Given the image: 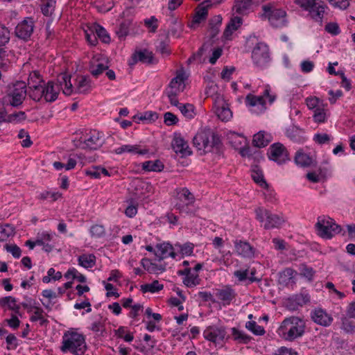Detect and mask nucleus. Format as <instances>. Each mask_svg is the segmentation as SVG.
<instances>
[{
  "label": "nucleus",
  "mask_w": 355,
  "mask_h": 355,
  "mask_svg": "<svg viewBox=\"0 0 355 355\" xmlns=\"http://www.w3.org/2000/svg\"><path fill=\"white\" fill-rule=\"evenodd\" d=\"M300 270L301 275L306 277L309 279H311L314 275V271H313V268L308 267L305 264L300 265Z\"/></svg>",
  "instance_id": "680f3d73"
},
{
  "label": "nucleus",
  "mask_w": 355,
  "mask_h": 355,
  "mask_svg": "<svg viewBox=\"0 0 355 355\" xmlns=\"http://www.w3.org/2000/svg\"><path fill=\"white\" fill-rule=\"evenodd\" d=\"M26 118L24 112L20 111L7 116V123H12L15 121H24Z\"/></svg>",
  "instance_id": "864d4df0"
},
{
  "label": "nucleus",
  "mask_w": 355,
  "mask_h": 355,
  "mask_svg": "<svg viewBox=\"0 0 355 355\" xmlns=\"http://www.w3.org/2000/svg\"><path fill=\"white\" fill-rule=\"evenodd\" d=\"M92 236L101 237L105 234V228L103 225H94L90 229Z\"/></svg>",
  "instance_id": "052dcab7"
},
{
  "label": "nucleus",
  "mask_w": 355,
  "mask_h": 355,
  "mask_svg": "<svg viewBox=\"0 0 355 355\" xmlns=\"http://www.w3.org/2000/svg\"><path fill=\"white\" fill-rule=\"evenodd\" d=\"M56 0H42L41 9L45 16L51 15L55 7Z\"/></svg>",
  "instance_id": "58836bf2"
},
{
  "label": "nucleus",
  "mask_w": 355,
  "mask_h": 355,
  "mask_svg": "<svg viewBox=\"0 0 355 355\" xmlns=\"http://www.w3.org/2000/svg\"><path fill=\"white\" fill-rule=\"evenodd\" d=\"M10 40V31L0 23V45H5Z\"/></svg>",
  "instance_id": "de8ad7c7"
},
{
  "label": "nucleus",
  "mask_w": 355,
  "mask_h": 355,
  "mask_svg": "<svg viewBox=\"0 0 355 355\" xmlns=\"http://www.w3.org/2000/svg\"><path fill=\"white\" fill-rule=\"evenodd\" d=\"M249 269L238 270L234 271V275L240 281L243 282L248 279Z\"/></svg>",
  "instance_id": "774afa93"
},
{
  "label": "nucleus",
  "mask_w": 355,
  "mask_h": 355,
  "mask_svg": "<svg viewBox=\"0 0 355 355\" xmlns=\"http://www.w3.org/2000/svg\"><path fill=\"white\" fill-rule=\"evenodd\" d=\"M220 1L218 0H208L202 3L196 11V15L193 17V22L195 24H199L201 20H203L206 18L207 15V8L212 3H218Z\"/></svg>",
  "instance_id": "6ab92c4d"
},
{
  "label": "nucleus",
  "mask_w": 355,
  "mask_h": 355,
  "mask_svg": "<svg viewBox=\"0 0 355 355\" xmlns=\"http://www.w3.org/2000/svg\"><path fill=\"white\" fill-rule=\"evenodd\" d=\"M166 270V265H158L155 263H149V267L147 268V272L150 274H159Z\"/></svg>",
  "instance_id": "3c124183"
},
{
  "label": "nucleus",
  "mask_w": 355,
  "mask_h": 355,
  "mask_svg": "<svg viewBox=\"0 0 355 355\" xmlns=\"http://www.w3.org/2000/svg\"><path fill=\"white\" fill-rule=\"evenodd\" d=\"M296 271L291 268H286L279 273L278 283L282 286H288L293 280Z\"/></svg>",
  "instance_id": "393cba45"
},
{
  "label": "nucleus",
  "mask_w": 355,
  "mask_h": 355,
  "mask_svg": "<svg viewBox=\"0 0 355 355\" xmlns=\"http://www.w3.org/2000/svg\"><path fill=\"white\" fill-rule=\"evenodd\" d=\"M185 79L186 78L184 73H178L171 80L166 91L175 92V94H179L183 90V89H181L180 87L182 84L184 83Z\"/></svg>",
  "instance_id": "a878e982"
},
{
  "label": "nucleus",
  "mask_w": 355,
  "mask_h": 355,
  "mask_svg": "<svg viewBox=\"0 0 355 355\" xmlns=\"http://www.w3.org/2000/svg\"><path fill=\"white\" fill-rule=\"evenodd\" d=\"M267 154L270 160L277 162L278 164H282L289 160L288 153L281 143H275L271 145Z\"/></svg>",
  "instance_id": "6e6552de"
},
{
  "label": "nucleus",
  "mask_w": 355,
  "mask_h": 355,
  "mask_svg": "<svg viewBox=\"0 0 355 355\" xmlns=\"http://www.w3.org/2000/svg\"><path fill=\"white\" fill-rule=\"evenodd\" d=\"M114 152L116 154H122L123 153H137L139 155L146 154L148 150L147 149L139 150V146L137 145H123L116 149Z\"/></svg>",
  "instance_id": "c756f323"
},
{
  "label": "nucleus",
  "mask_w": 355,
  "mask_h": 355,
  "mask_svg": "<svg viewBox=\"0 0 355 355\" xmlns=\"http://www.w3.org/2000/svg\"><path fill=\"white\" fill-rule=\"evenodd\" d=\"M44 92L43 84L33 85L27 91L29 97L35 101H39L42 97L44 98Z\"/></svg>",
  "instance_id": "bb28decb"
},
{
  "label": "nucleus",
  "mask_w": 355,
  "mask_h": 355,
  "mask_svg": "<svg viewBox=\"0 0 355 355\" xmlns=\"http://www.w3.org/2000/svg\"><path fill=\"white\" fill-rule=\"evenodd\" d=\"M93 30L96 36L104 43L108 44L110 42V37L106 30L98 24H94Z\"/></svg>",
  "instance_id": "e433bc0d"
},
{
  "label": "nucleus",
  "mask_w": 355,
  "mask_h": 355,
  "mask_svg": "<svg viewBox=\"0 0 355 355\" xmlns=\"http://www.w3.org/2000/svg\"><path fill=\"white\" fill-rule=\"evenodd\" d=\"M132 59L134 60V62L140 61L144 63L150 64L153 62V54L152 52L147 50L140 51L136 52L132 55Z\"/></svg>",
  "instance_id": "c85d7f7f"
},
{
  "label": "nucleus",
  "mask_w": 355,
  "mask_h": 355,
  "mask_svg": "<svg viewBox=\"0 0 355 355\" xmlns=\"http://www.w3.org/2000/svg\"><path fill=\"white\" fill-rule=\"evenodd\" d=\"M104 144L103 135L101 132L94 131L91 136L85 140L83 148H88L89 150H96L101 147Z\"/></svg>",
  "instance_id": "4468645a"
},
{
  "label": "nucleus",
  "mask_w": 355,
  "mask_h": 355,
  "mask_svg": "<svg viewBox=\"0 0 355 355\" xmlns=\"http://www.w3.org/2000/svg\"><path fill=\"white\" fill-rule=\"evenodd\" d=\"M350 1L351 0H329L332 6L343 10L349 7Z\"/></svg>",
  "instance_id": "69168bd1"
},
{
  "label": "nucleus",
  "mask_w": 355,
  "mask_h": 355,
  "mask_svg": "<svg viewBox=\"0 0 355 355\" xmlns=\"http://www.w3.org/2000/svg\"><path fill=\"white\" fill-rule=\"evenodd\" d=\"M256 218L263 223L266 219L264 228L266 230L279 228L285 222L282 215L272 214L268 209L258 207L255 209Z\"/></svg>",
  "instance_id": "423d86ee"
},
{
  "label": "nucleus",
  "mask_w": 355,
  "mask_h": 355,
  "mask_svg": "<svg viewBox=\"0 0 355 355\" xmlns=\"http://www.w3.org/2000/svg\"><path fill=\"white\" fill-rule=\"evenodd\" d=\"M194 106L190 103L180 105L179 110L184 116L187 119H193L195 116Z\"/></svg>",
  "instance_id": "a19ab883"
},
{
  "label": "nucleus",
  "mask_w": 355,
  "mask_h": 355,
  "mask_svg": "<svg viewBox=\"0 0 355 355\" xmlns=\"http://www.w3.org/2000/svg\"><path fill=\"white\" fill-rule=\"evenodd\" d=\"M245 327L255 335L261 336L265 334L264 328L258 325L254 321H249L246 322Z\"/></svg>",
  "instance_id": "37998d69"
},
{
  "label": "nucleus",
  "mask_w": 355,
  "mask_h": 355,
  "mask_svg": "<svg viewBox=\"0 0 355 355\" xmlns=\"http://www.w3.org/2000/svg\"><path fill=\"white\" fill-rule=\"evenodd\" d=\"M34 21L31 18H27L20 22L15 28V35L17 37L27 40L33 32Z\"/></svg>",
  "instance_id": "f8f14e48"
},
{
  "label": "nucleus",
  "mask_w": 355,
  "mask_h": 355,
  "mask_svg": "<svg viewBox=\"0 0 355 355\" xmlns=\"http://www.w3.org/2000/svg\"><path fill=\"white\" fill-rule=\"evenodd\" d=\"M218 300L223 301L225 304H229L235 297V292L230 287H225L222 289H217L216 293Z\"/></svg>",
  "instance_id": "5701e85b"
},
{
  "label": "nucleus",
  "mask_w": 355,
  "mask_h": 355,
  "mask_svg": "<svg viewBox=\"0 0 355 355\" xmlns=\"http://www.w3.org/2000/svg\"><path fill=\"white\" fill-rule=\"evenodd\" d=\"M309 302V297L306 294L300 293L287 299L285 306L291 311H295Z\"/></svg>",
  "instance_id": "ddd939ff"
},
{
  "label": "nucleus",
  "mask_w": 355,
  "mask_h": 355,
  "mask_svg": "<svg viewBox=\"0 0 355 355\" xmlns=\"http://www.w3.org/2000/svg\"><path fill=\"white\" fill-rule=\"evenodd\" d=\"M15 227L10 224L0 225V242L7 239L15 234Z\"/></svg>",
  "instance_id": "473e14b6"
},
{
  "label": "nucleus",
  "mask_w": 355,
  "mask_h": 355,
  "mask_svg": "<svg viewBox=\"0 0 355 355\" xmlns=\"http://www.w3.org/2000/svg\"><path fill=\"white\" fill-rule=\"evenodd\" d=\"M163 284L159 283L157 280L153 281L151 284H146L141 286V291L143 293H155L162 290Z\"/></svg>",
  "instance_id": "4c0bfd02"
},
{
  "label": "nucleus",
  "mask_w": 355,
  "mask_h": 355,
  "mask_svg": "<svg viewBox=\"0 0 355 355\" xmlns=\"http://www.w3.org/2000/svg\"><path fill=\"white\" fill-rule=\"evenodd\" d=\"M164 123L167 125H173L178 123V118L171 112H166L164 115Z\"/></svg>",
  "instance_id": "bf43d9fd"
},
{
  "label": "nucleus",
  "mask_w": 355,
  "mask_h": 355,
  "mask_svg": "<svg viewBox=\"0 0 355 355\" xmlns=\"http://www.w3.org/2000/svg\"><path fill=\"white\" fill-rule=\"evenodd\" d=\"M4 248L6 250V251L11 253L15 258L20 257L21 250L19 248V247H18L17 245L7 243L5 245Z\"/></svg>",
  "instance_id": "603ef678"
},
{
  "label": "nucleus",
  "mask_w": 355,
  "mask_h": 355,
  "mask_svg": "<svg viewBox=\"0 0 355 355\" xmlns=\"http://www.w3.org/2000/svg\"><path fill=\"white\" fill-rule=\"evenodd\" d=\"M157 252H155V256L159 259V261L163 260L164 258L171 257L175 258L176 253L173 251V247L170 243H160L156 245Z\"/></svg>",
  "instance_id": "dca6fc26"
},
{
  "label": "nucleus",
  "mask_w": 355,
  "mask_h": 355,
  "mask_svg": "<svg viewBox=\"0 0 355 355\" xmlns=\"http://www.w3.org/2000/svg\"><path fill=\"white\" fill-rule=\"evenodd\" d=\"M205 139H207V132L198 133L193 139V144L198 150H201V144Z\"/></svg>",
  "instance_id": "5fc2aeb1"
},
{
  "label": "nucleus",
  "mask_w": 355,
  "mask_h": 355,
  "mask_svg": "<svg viewBox=\"0 0 355 355\" xmlns=\"http://www.w3.org/2000/svg\"><path fill=\"white\" fill-rule=\"evenodd\" d=\"M109 66L107 64L98 63L96 65L92 64L89 67V71L94 77H98L103 71L107 70Z\"/></svg>",
  "instance_id": "79ce46f5"
},
{
  "label": "nucleus",
  "mask_w": 355,
  "mask_h": 355,
  "mask_svg": "<svg viewBox=\"0 0 355 355\" xmlns=\"http://www.w3.org/2000/svg\"><path fill=\"white\" fill-rule=\"evenodd\" d=\"M252 178L254 181L259 184L261 187H267L268 184L264 180L262 171L257 165L252 166Z\"/></svg>",
  "instance_id": "7c9ffc66"
},
{
  "label": "nucleus",
  "mask_w": 355,
  "mask_h": 355,
  "mask_svg": "<svg viewBox=\"0 0 355 355\" xmlns=\"http://www.w3.org/2000/svg\"><path fill=\"white\" fill-rule=\"evenodd\" d=\"M203 335L207 340L221 345L226 336V332L222 327H209L204 331Z\"/></svg>",
  "instance_id": "9b49d317"
},
{
  "label": "nucleus",
  "mask_w": 355,
  "mask_h": 355,
  "mask_svg": "<svg viewBox=\"0 0 355 355\" xmlns=\"http://www.w3.org/2000/svg\"><path fill=\"white\" fill-rule=\"evenodd\" d=\"M253 4L252 0H241L237 1L233 7V10L239 14H243Z\"/></svg>",
  "instance_id": "ea45409f"
},
{
  "label": "nucleus",
  "mask_w": 355,
  "mask_h": 355,
  "mask_svg": "<svg viewBox=\"0 0 355 355\" xmlns=\"http://www.w3.org/2000/svg\"><path fill=\"white\" fill-rule=\"evenodd\" d=\"M295 2L308 10L313 19L322 24L326 6L321 0H296Z\"/></svg>",
  "instance_id": "39448f33"
},
{
  "label": "nucleus",
  "mask_w": 355,
  "mask_h": 355,
  "mask_svg": "<svg viewBox=\"0 0 355 355\" xmlns=\"http://www.w3.org/2000/svg\"><path fill=\"white\" fill-rule=\"evenodd\" d=\"M342 327L345 331L348 333H352L355 331L354 320H350L347 317H344L342 319Z\"/></svg>",
  "instance_id": "49530a36"
},
{
  "label": "nucleus",
  "mask_w": 355,
  "mask_h": 355,
  "mask_svg": "<svg viewBox=\"0 0 355 355\" xmlns=\"http://www.w3.org/2000/svg\"><path fill=\"white\" fill-rule=\"evenodd\" d=\"M144 24L148 28H150V32L155 33L158 27L157 25V19L155 16H152L148 19H145Z\"/></svg>",
  "instance_id": "6e6d98bb"
},
{
  "label": "nucleus",
  "mask_w": 355,
  "mask_h": 355,
  "mask_svg": "<svg viewBox=\"0 0 355 355\" xmlns=\"http://www.w3.org/2000/svg\"><path fill=\"white\" fill-rule=\"evenodd\" d=\"M318 234L323 239H331L341 231L340 225L335 220L328 216H320L315 224Z\"/></svg>",
  "instance_id": "20e7f679"
},
{
  "label": "nucleus",
  "mask_w": 355,
  "mask_h": 355,
  "mask_svg": "<svg viewBox=\"0 0 355 355\" xmlns=\"http://www.w3.org/2000/svg\"><path fill=\"white\" fill-rule=\"evenodd\" d=\"M44 99L46 102H53L58 98L60 86L49 81L46 85L43 83Z\"/></svg>",
  "instance_id": "2eb2a0df"
},
{
  "label": "nucleus",
  "mask_w": 355,
  "mask_h": 355,
  "mask_svg": "<svg viewBox=\"0 0 355 355\" xmlns=\"http://www.w3.org/2000/svg\"><path fill=\"white\" fill-rule=\"evenodd\" d=\"M295 162L297 165L306 167L311 165L312 163V158L309 155L299 150L295 155Z\"/></svg>",
  "instance_id": "72a5a7b5"
},
{
  "label": "nucleus",
  "mask_w": 355,
  "mask_h": 355,
  "mask_svg": "<svg viewBox=\"0 0 355 355\" xmlns=\"http://www.w3.org/2000/svg\"><path fill=\"white\" fill-rule=\"evenodd\" d=\"M241 21L242 19L239 17L232 18L224 31L223 37L225 40H230L232 33L239 28L241 24Z\"/></svg>",
  "instance_id": "b1692460"
},
{
  "label": "nucleus",
  "mask_w": 355,
  "mask_h": 355,
  "mask_svg": "<svg viewBox=\"0 0 355 355\" xmlns=\"http://www.w3.org/2000/svg\"><path fill=\"white\" fill-rule=\"evenodd\" d=\"M60 349L62 352L69 351L75 355H83L86 349L84 336L76 332L64 334Z\"/></svg>",
  "instance_id": "f03ea898"
},
{
  "label": "nucleus",
  "mask_w": 355,
  "mask_h": 355,
  "mask_svg": "<svg viewBox=\"0 0 355 355\" xmlns=\"http://www.w3.org/2000/svg\"><path fill=\"white\" fill-rule=\"evenodd\" d=\"M156 50L162 55H168L170 54L168 44L164 41H160L159 42L158 45L156 46Z\"/></svg>",
  "instance_id": "e2e57ef3"
},
{
  "label": "nucleus",
  "mask_w": 355,
  "mask_h": 355,
  "mask_svg": "<svg viewBox=\"0 0 355 355\" xmlns=\"http://www.w3.org/2000/svg\"><path fill=\"white\" fill-rule=\"evenodd\" d=\"M325 31L333 35H337L340 33V28L337 23L331 22L328 23L324 28Z\"/></svg>",
  "instance_id": "0e129e2a"
},
{
  "label": "nucleus",
  "mask_w": 355,
  "mask_h": 355,
  "mask_svg": "<svg viewBox=\"0 0 355 355\" xmlns=\"http://www.w3.org/2000/svg\"><path fill=\"white\" fill-rule=\"evenodd\" d=\"M312 320L317 324L327 327L329 326L333 318L322 309H315L311 314Z\"/></svg>",
  "instance_id": "f3484780"
},
{
  "label": "nucleus",
  "mask_w": 355,
  "mask_h": 355,
  "mask_svg": "<svg viewBox=\"0 0 355 355\" xmlns=\"http://www.w3.org/2000/svg\"><path fill=\"white\" fill-rule=\"evenodd\" d=\"M266 98L270 104L272 103L276 98V96L275 94H270V87L269 85L266 87L263 95L257 96L250 94L247 95L245 101L247 104L250 106L253 107L257 105H261L263 107L266 103Z\"/></svg>",
  "instance_id": "9d476101"
},
{
  "label": "nucleus",
  "mask_w": 355,
  "mask_h": 355,
  "mask_svg": "<svg viewBox=\"0 0 355 355\" xmlns=\"http://www.w3.org/2000/svg\"><path fill=\"white\" fill-rule=\"evenodd\" d=\"M0 306H8L9 309L15 311L16 313H18L20 309L19 306L16 304L15 298L11 296L0 298Z\"/></svg>",
  "instance_id": "c9c22d12"
},
{
  "label": "nucleus",
  "mask_w": 355,
  "mask_h": 355,
  "mask_svg": "<svg viewBox=\"0 0 355 355\" xmlns=\"http://www.w3.org/2000/svg\"><path fill=\"white\" fill-rule=\"evenodd\" d=\"M305 331V322L298 317L285 318L279 327V335L286 340L293 341L303 336Z\"/></svg>",
  "instance_id": "f257e3e1"
},
{
  "label": "nucleus",
  "mask_w": 355,
  "mask_h": 355,
  "mask_svg": "<svg viewBox=\"0 0 355 355\" xmlns=\"http://www.w3.org/2000/svg\"><path fill=\"white\" fill-rule=\"evenodd\" d=\"M269 137L270 136L266 135L264 132L260 131L254 135L252 144L257 148L265 147L270 142Z\"/></svg>",
  "instance_id": "cd10ccee"
},
{
  "label": "nucleus",
  "mask_w": 355,
  "mask_h": 355,
  "mask_svg": "<svg viewBox=\"0 0 355 355\" xmlns=\"http://www.w3.org/2000/svg\"><path fill=\"white\" fill-rule=\"evenodd\" d=\"M142 168L147 171H161L164 168V164L159 159L147 161L142 164Z\"/></svg>",
  "instance_id": "f704fd0d"
},
{
  "label": "nucleus",
  "mask_w": 355,
  "mask_h": 355,
  "mask_svg": "<svg viewBox=\"0 0 355 355\" xmlns=\"http://www.w3.org/2000/svg\"><path fill=\"white\" fill-rule=\"evenodd\" d=\"M313 118L315 122H324L326 120V113L324 110L318 107L314 111Z\"/></svg>",
  "instance_id": "4d7b16f0"
},
{
  "label": "nucleus",
  "mask_w": 355,
  "mask_h": 355,
  "mask_svg": "<svg viewBox=\"0 0 355 355\" xmlns=\"http://www.w3.org/2000/svg\"><path fill=\"white\" fill-rule=\"evenodd\" d=\"M252 58L257 66H264L270 60L268 46L264 43H258L253 49Z\"/></svg>",
  "instance_id": "1a4fd4ad"
},
{
  "label": "nucleus",
  "mask_w": 355,
  "mask_h": 355,
  "mask_svg": "<svg viewBox=\"0 0 355 355\" xmlns=\"http://www.w3.org/2000/svg\"><path fill=\"white\" fill-rule=\"evenodd\" d=\"M183 282L187 287H193L200 284V279L198 275L190 273L184 278Z\"/></svg>",
  "instance_id": "a18cd8bd"
},
{
  "label": "nucleus",
  "mask_w": 355,
  "mask_h": 355,
  "mask_svg": "<svg viewBox=\"0 0 355 355\" xmlns=\"http://www.w3.org/2000/svg\"><path fill=\"white\" fill-rule=\"evenodd\" d=\"M43 312L44 311L41 308L35 307V313L38 314V316H31V320L33 322L40 320V324L41 325H44L48 323V320L45 319L42 315Z\"/></svg>",
  "instance_id": "13d9d810"
},
{
  "label": "nucleus",
  "mask_w": 355,
  "mask_h": 355,
  "mask_svg": "<svg viewBox=\"0 0 355 355\" xmlns=\"http://www.w3.org/2000/svg\"><path fill=\"white\" fill-rule=\"evenodd\" d=\"M78 263L85 268H92L96 263V257L94 254H82L78 257Z\"/></svg>",
  "instance_id": "2f4dec72"
},
{
  "label": "nucleus",
  "mask_w": 355,
  "mask_h": 355,
  "mask_svg": "<svg viewBox=\"0 0 355 355\" xmlns=\"http://www.w3.org/2000/svg\"><path fill=\"white\" fill-rule=\"evenodd\" d=\"M263 16L267 17L270 24L276 28L282 27L286 25V13L282 9H273L271 4L264 5L262 7Z\"/></svg>",
  "instance_id": "0eeeda50"
},
{
  "label": "nucleus",
  "mask_w": 355,
  "mask_h": 355,
  "mask_svg": "<svg viewBox=\"0 0 355 355\" xmlns=\"http://www.w3.org/2000/svg\"><path fill=\"white\" fill-rule=\"evenodd\" d=\"M234 246L238 254L247 258H252L254 257V248L248 242L242 241H236Z\"/></svg>",
  "instance_id": "aec40b11"
},
{
  "label": "nucleus",
  "mask_w": 355,
  "mask_h": 355,
  "mask_svg": "<svg viewBox=\"0 0 355 355\" xmlns=\"http://www.w3.org/2000/svg\"><path fill=\"white\" fill-rule=\"evenodd\" d=\"M232 336L234 339L243 343H248L250 340V336L245 334L243 332L236 329V328L232 329Z\"/></svg>",
  "instance_id": "09e8293b"
},
{
  "label": "nucleus",
  "mask_w": 355,
  "mask_h": 355,
  "mask_svg": "<svg viewBox=\"0 0 355 355\" xmlns=\"http://www.w3.org/2000/svg\"><path fill=\"white\" fill-rule=\"evenodd\" d=\"M58 80L60 83V87H62L64 86L62 90L64 94L70 96L75 92V87H73L71 83V76L67 73H62L58 76Z\"/></svg>",
  "instance_id": "4be33fe9"
},
{
  "label": "nucleus",
  "mask_w": 355,
  "mask_h": 355,
  "mask_svg": "<svg viewBox=\"0 0 355 355\" xmlns=\"http://www.w3.org/2000/svg\"><path fill=\"white\" fill-rule=\"evenodd\" d=\"M173 149L176 153L182 154V157L190 155L191 151L189 148L187 142L181 137H175L172 142Z\"/></svg>",
  "instance_id": "a211bd4d"
},
{
  "label": "nucleus",
  "mask_w": 355,
  "mask_h": 355,
  "mask_svg": "<svg viewBox=\"0 0 355 355\" xmlns=\"http://www.w3.org/2000/svg\"><path fill=\"white\" fill-rule=\"evenodd\" d=\"M180 248V252L183 255H191L193 252V245L191 243H187L184 245H179Z\"/></svg>",
  "instance_id": "338daca9"
},
{
  "label": "nucleus",
  "mask_w": 355,
  "mask_h": 355,
  "mask_svg": "<svg viewBox=\"0 0 355 355\" xmlns=\"http://www.w3.org/2000/svg\"><path fill=\"white\" fill-rule=\"evenodd\" d=\"M44 81L38 71H33L30 73L28 78V88L31 87L33 85L43 84Z\"/></svg>",
  "instance_id": "8fccbe9b"
},
{
  "label": "nucleus",
  "mask_w": 355,
  "mask_h": 355,
  "mask_svg": "<svg viewBox=\"0 0 355 355\" xmlns=\"http://www.w3.org/2000/svg\"><path fill=\"white\" fill-rule=\"evenodd\" d=\"M27 94L26 85L23 81H17L9 85L6 96L3 98V103L12 107L21 105Z\"/></svg>",
  "instance_id": "7ed1b4c3"
},
{
  "label": "nucleus",
  "mask_w": 355,
  "mask_h": 355,
  "mask_svg": "<svg viewBox=\"0 0 355 355\" xmlns=\"http://www.w3.org/2000/svg\"><path fill=\"white\" fill-rule=\"evenodd\" d=\"M76 81L75 93L85 94L91 90V80L89 77L81 76Z\"/></svg>",
  "instance_id": "412c9836"
},
{
  "label": "nucleus",
  "mask_w": 355,
  "mask_h": 355,
  "mask_svg": "<svg viewBox=\"0 0 355 355\" xmlns=\"http://www.w3.org/2000/svg\"><path fill=\"white\" fill-rule=\"evenodd\" d=\"M218 117L223 121H228L232 117L231 110L226 107H218L216 110Z\"/></svg>",
  "instance_id": "c03bdc74"
}]
</instances>
